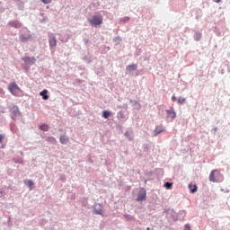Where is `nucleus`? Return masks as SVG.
<instances>
[{
    "label": "nucleus",
    "mask_w": 230,
    "mask_h": 230,
    "mask_svg": "<svg viewBox=\"0 0 230 230\" xmlns=\"http://www.w3.org/2000/svg\"><path fill=\"white\" fill-rule=\"evenodd\" d=\"M172 184L170 183V182H165V183H164V187L166 188V190H171V189H172Z\"/></svg>",
    "instance_id": "nucleus-20"
},
{
    "label": "nucleus",
    "mask_w": 230,
    "mask_h": 230,
    "mask_svg": "<svg viewBox=\"0 0 230 230\" xmlns=\"http://www.w3.org/2000/svg\"><path fill=\"white\" fill-rule=\"evenodd\" d=\"M29 188H33V181L31 180L28 181Z\"/></svg>",
    "instance_id": "nucleus-22"
},
{
    "label": "nucleus",
    "mask_w": 230,
    "mask_h": 230,
    "mask_svg": "<svg viewBox=\"0 0 230 230\" xmlns=\"http://www.w3.org/2000/svg\"><path fill=\"white\" fill-rule=\"evenodd\" d=\"M40 96H42L43 100H49V96L48 95V90H43L40 93Z\"/></svg>",
    "instance_id": "nucleus-12"
},
{
    "label": "nucleus",
    "mask_w": 230,
    "mask_h": 230,
    "mask_svg": "<svg viewBox=\"0 0 230 230\" xmlns=\"http://www.w3.org/2000/svg\"><path fill=\"white\" fill-rule=\"evenodd\" d=\"M20 40H21V42H28V40H30V38L25 37L24 35H21L20 36Z\"/></svg>",
    "instance_id": "nucleus-19"
},
{
    "label": "nucleus",
    "mask_w": 230,
    "mask_h": 230,
    "mask_svg": "<svg viewBox=\"0 0 230 230\" xmlns=\"http://www.w3.org/2000/svg\"><path fill=\"white\" fill-rule=\"evenodd\" d=\"M40 130H43V132H48V130H49V126H48L47 124L40 125Z\"/></svg>",
    "instance_id": "nucleus-15"
},
{
    "label": "nucleus",
    "mask_w": 230,
    "mask_h": 230,
    "mask_svg": "<svg viewBox=\"0 0 230 230\" xmlns=\"http://www.w3.org/2000/svg\"><path fill=\"white\" fill-rule=\"evenodd\" d=\"M143 200H146V190L145 189H140L137 194V201L143 202Z\"/></svg>",
    "instance_id": "nucleus-3"
},
{
    "label": "nucleus",
    "mask_w": 230,
    "mask_h": 230,
    "mask_svg": "<svg viewBox=\"0 0 230 230\" xmlns=\"http://www.w3.org/2000/svg\"><path fill=\"white\" fill-rule=\"evenodd\" d=\"M9 26H12L13 28H21L22 24L19 21H13L9 22Z\"/></svg>",
    "instance_id": "nucleus-9"
},
{
    "label": "nucleus",
    "mask_w": 230,
    "mask_h": 230,
    "mask_svg": "<svg viewBox=\"0 0 230 230\" xmlns=\"http://www.w3.org/2000/svg\"><path fill=\"white\" fill-rule=\"evenodd\" d=\"M216 175H220V172H218V171H217V170H213L209 175L210 182H218V180H217V178H215Z\"/></svg>",
    "instance_id": "nucleus-4"
},
{
    "label": "nucleus",
    "mask_w": 230,
    "mask_h": 230,
    "mask_svg": "<svg viewBox=\"0 0 230 230\" xmlns=\"http://www.w3.org/2000/svg\"><path fill=\"white\" fill-rule=\"evenodd\" d=\"M44 4H49V3H51V0H41Z\"/></svg>",
    "instance_id": "nucleus-23"
},
{
    "label": "nucleus",
    "mask_w": 230,
    "mask_h": 230,
    "mask_svg": "<svg viewBox=\"0 0 230 230\" xmlns=\"http://www.w3.org/2000/svg\"><path fill=\"white\" fill-rule=\"evenodd\" d=\"M166 112H167V118H171L172 120L175 119V118L177 116L176 113H175V111L167 110Z\"/></svg>",
    "instance_id": "nucleus-7"
},
{
    "label": "nucleus",
    "mask_w": 230,
    "mask_h": 230,
    "mask_svg": "<svg viewBox=\"0 0 230 230\" xmlns=\"http://www.w3.org/2000/svg\"><path fill=\"white\" fill-rule=\"evenodd\" d=\"M136 69H137V65H135V64H133V65H128V66H127V71H136Z\"/></svg>",
    "instance_id": "nucleus-14"
},
{
    "label": "nucleus",
    "mask_w": 230,
    "mask_h": 230,
    "mask_svg": "<svg viewBox=\"0 0 230 230\" xmlns=\"http://www.w3.org/2000/svg\"><path fill=\"white\" fill-rule=\"evenodd\" d=\"M9 91L13 96H21V94H22V90H21L19 85L15 83L9 84Z\"/></svg>",
    "instance_id": "nucleus-1"
},
{
    "label": "nucleus",
    "mask_w": 230,
    "mask_h": 230,
    "mask_svg": "<svg viewBox=\"0 0 230 230\" xmlns=\"http://www.w3.org/2000/svg\"><path fill=\"white\" fill-rule=\"evenodd\" d=\"M184 102H186L185 98H182V97L178 98V103H181V105H182V103H184Z\"/></svg>",
    "instance_id": "nucleus-21"
},
{
    "label": "nucleus",
    "mask_w": 230,
    "mask_h": 230,
    "mask_svg": "<svg viewBox=\"0 0 230 230\" xmlns=\"http://www.w3.org/2000/svg\"><path fill=\"white\" fill-rule=\"evenodd\" d=\"M4 139V135H0V143H3Z\"/></svg>",
    "instance_id": "nucleus-24"
},
{
    "label": "nucleus",
    "mask_w": 230,
    "mask_h": 230,
    "mask_svg": "<svg viewBox=\"0 0 230 230\" xmlns=\"http://www.w3.org/2000/svg\"><path fill=\"white\" fill-rule=\"evenodd\" d=\"M88 22H90L92 26H100V24H103V17H102V15H93L92 19L88 20Z\"/></svg>",
    "instance_id": "nucleus-2"
},
{
    "label": "nucleus",
    "mask_w": 230,
    "mask_h": 230,
    "mask_svg": "<svg viewBox=\"0 0 230 230\" xmlns=\"http://www.w3.org/2000/svg\"><path fill=\"white\" fill-rule=\"evenodd\" d=\"M94 213L95 215H103V209L102 208V205H95Z\"/></svg>",
    "instance_id": "nucleus-8"
},
{
    "label": "nucleus",
    "mask_w": 230,
    "mask_h": 230,
    "mask_svg": "<svg viewBox=\"0 0 230 230\" xmlns=\"http://www.w3.org/2000/svg\"><path fill=\"white\" fill-rule=\"evenodd\" d=\"M49 42L50 48H55L57 46V38H55L54 34H50L49 35Z\"/></svg>",
    "instance_id": "nucleus-5"
},
{
    "label": "nucleus",
    "mask_w": 230,
    "mask_h": 230,
    "mask_svg": "<svg viewBox=\"0 0 230 230\" xmlns=\"http://www.w3.org/2000/svg\"><path fill=\"white\" fill-rule=\"evenodd\" d=\"M215 3H220L222 0H214Z\"/></svg>",
    "instance_id": "nucleus-26"
},
{
    "label": "nucleus",
    "mask_w": 230,
    "mask_h": 230,
    "mask_svg": "<svg viewBox=\"0 0 230 230\" xmlns=\"http://www.w3.org/2000/svg\"><path fill=\"white\" fill-rule=\"evenodd\" d=\"M176 100H177V97H175V96L172 97V102H175Z\"/></svg>",
    "instance_id": "nucleus-25"
},
{
    "label": "nucleus",
    "mask_w": 230,
    "mask_h": 230,
    "mask_svg": "<svg viewBox=\"0 0 230 230\" xmlns=\"http://www.w3.org/2000/svg\"><path fill=\"white\" fill-rule=\"evenodd\" d=\"M161 132H164V128H163L161 126H157L155 129V136H159V134H161Z\"/></svg>",
    "instance_id": "nucleus-13"
},
{
    "label": "nucleus",
    "mask_w": 230,
    "mask_h": 230,
    "mask_svg": "<svg viewBox=\"0 0 230 230\" xmlns=\"http://www.w3.org/2000/svg\"><path fill=\"white\" fill-rule=\"evenodd\" d=\"M189 189L190 190V193H195L197 191V185L189 184Z\"/></svg>",
    "instance_id": "nucleus-16"
},
{
    "label": "nucleus",
    "mask_w": 230,
    "mask_h": 230,
    "mask_svg": "<svg viewBox=\"0 0 230 230\" xmlns=\"http://www.w3.org/2000/svg\"><path fill=\"white\" fill-rule=\"evenodd\" d=\"M102 116L105 118V119H109L111 117V111H103Z\"/></svg>",
    "instance_id": "nucleus-18"
},
{
    "label": "nucleus",
    "mask_w": 230,
    "mask_h": 230,
    "mask_svg": "<svg viewBox=\"0 0 230 230\" xmlns=\"http://www.w3.org/2000/svg\"><path fill=\"white\" fill-rule=\"evenodd\" d=\"M22 60L23 62H25V64H31V65L35 64V62L37 61V59H35L34 57H31V58H30V57H24V58H22Z\"/></svg>",
    "instance_id": "nucleus-6"
},
{
    "label": "nucleus",
    "mask_w": 230,
    "mask_h": 230,
    "mask_svg": "<svg viewBox=\"0 0 230 230\" xmlns=\"http://www.w3.org/2000/svg\"><path fill=\"white\" fill-rule=\"evenodd\" d=\"M125 136H128V131H126V132H125Z\"/></svg>",
    "instance_id": "nucleus-27"
},
{
    "label": "nucleus",
    "mask_w": 230,
    "mask_h": 230,
    "mask_svg": "<svg viewBox=\"0 0 230 230\" xmlns=\"http://www.w3.org/2000/svg\"><path fill=\"white\" fill-rule=\"evenodd\" d=\"M59 141H60L61 145H67V143H69V137H67L66 136H61L59 137Z\"/></svg>",
    "instance_id": "nucleus-11"
},
{
    "label": "nucleus",
    "mask_w": 230,
    "mask_h": 230,
    "mask_svg": "<svg viewBox=\"0 0 230 230\" xmlns=\"http://www.w3.org/2000/svg\"><path fill=\"white\" fill-rule=\"evenodd\" d=\"M12 112H13L14 118L16 116H21V111H19V107H17V106L13 107Z\"/></svg>",
    "instance_id": "nucleus-10"
},
{
    "label": "nucleus",
    "mask_w": 230,
    "mask_h": 230,
    "mask_svg": "<svg viewBox=\"0 0 230 230\" xmlns=\"http://www.w3.org/2000/svg\"><path fill=\"white\" fill-rule=\"evenodd\" d=\"M194 39H195V40H199L200 39H202V33H200V32H196L195 34H194Z\"/></svg>",
    "instance_id": "nucleus-17"
}]
</instances>
